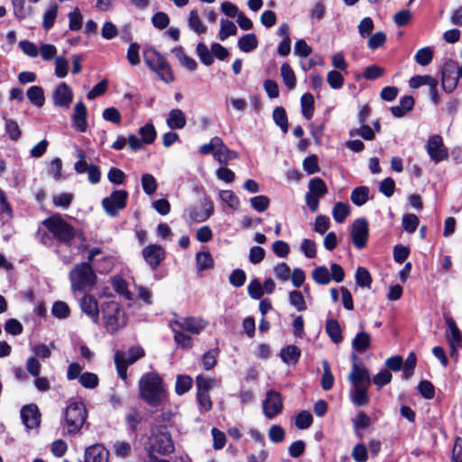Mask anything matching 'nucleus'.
Segmentation results:
<instances>
[{
  "label": "nucleus",
  "mask_w": 462,
  "mask_h": 462,
  "mask_svg": "<svg viewBox=\"0 0 462 462\" xmlns=\"http://www.w3.org/2000/svg\"><path fill=\"white\" fill-rule=\"evenodd\" d=\"M101 312L104 326L108 333L113 335L126 325L125 313L116 301L111 300L103 303Z\"/></svg>",
  "instance_id": "nucleus-6"
},
{
  "label": "nucleus",
  "mask_w": 462,
  "mask_h": 462,
  "mask_svg": "<svg viewBox=\"0 0 462 462\" xmlns=\"http://www.w3.org/2000/svg\"><path fill=\"white\" fill-rule=\"evenodd\" d=\"M273 119L274 123L281 128L283 134L289 130L288 116L282 106H277L273 111Z\"/></svg>",
  "instance_id": "nucleus-36"
},
{
  "label": "nucleus",
  "mask_w": 462,
  "mask_h": 462,
  "mask_svg": "<svg viewBox=\"0 0 462 462\" xmlns=\"http://www.w3.org/2000/svg\"><path fill=\"white\" fill-rule=\"evenodd\" d=\"M426 151L430 160L436 164L448 157V150L445 147L443 139L439 134H434L429 138Z\"/></svg>",
  "instance_id": "nucleus-12"
},
{
  "label": "nucleus",
  "mask_w": 462,
  "mask_h": 462,
  "mask_svg": "<svg viewBox=\"0 0 462 462\" xmlns=\"http://www.w3.org/2000/svg\"><path fill=\"white\" fill-rule=\"evenodd\" d=\"M313 422V417L310 412L302 411L295 418V426L299 430L309 429Z\"/></svg>",
  "instance_id": "nucleus-57"
},
{
  "label": "nucleus",
  "mask_w": 462,
  "mask_h": 462,
  "mask_svg": "<svg viewBox=\"0 0 462 462\" xmlns=\"http://www.w3.org/2000/svg\"><path fill=\"white\" fill-rule=\"evenodd\" d=\"M371 345V337L368 333L361 331L356 335L352 341V347L356 352L365 353Z\"/></svg>",
  "instance_id": "nucleus-29"
},
{
  "label": "nucleus",
  "mask_w": 462,
  "mask_h": 462,
  "mask_svg": "<svg viewBox=\"0 0 462 462\" xmlns=\"http://www.w3.org/2000/svg\"><path fill=\"white\" fill-rule=\"evenodd\" d=\"M393 375L388 369H382L373 378V383L378 389L383 388L384 385L391 383Z\"/></svg>",
  "instance_id": "nucleus-64"
},
{
  "label": "nucleus",
  "mask_w": 462,
  "mask_h": 462,
  "mask_svg": "<svg viewBox=\"0 0 462 462\" xmlns=\"http://www.w3.org/2000/svg\"><path fill=\"white\" fill-rule=\"evenodd\" d=\"M349 206L342 202H337L332 210L333 218L337 223H342L349 215Z\"/></svg>",
  "instance_id": "nucleus-46"
},
{
  "label": "nucleus",
  "mask_w": 462,
  "mask_h": 462,
  "mask_svg": "<svg viewBox=\"0 0 462 462\" xmlns=\"http://www.w3.org/2000/svg\"><path fill=\"white\" fill-rule=\"evenodd\" d=\"M309 191L305 194V202L311 212L319 208V199L328 193V187L320 178H313L310 180Z\"/></svg>",
  "instance_id": "nucleus-9"
},
{
  "label": "nucleus",
  "mask_w": 462,
  "mask_h": 462,
  "mask_svg": "<svg viewBox=\"0 0 462 462\" xmlns=\"http://www.w3.org/2000/svg\"><path fill=\"white\" fill-rule=\"evenodd\" d=\"M325 330L333 343L338 344L342 342V330L337 319H328L325 325Z\"/></svg>",
  "instance_id": "nucleus-28"
},
{
  "label": "nucleus",
  "mask_w": 462,
  "mask_h": 462,
  "mask_svg": "<svg viewBox=\"0 0 462 462\" xmlns=\"http://www.w3.org/2000/svg\"><path fill=\"white\" fill-rule=\"evenodd\" d=\"M369 189L366 186H360L354 189L351 192V201L356 206H362L368 200Z\"/></svg>",
  "instance_id": "nucleus-38"
},
{
  "label": "nucleus",
  "mask_w": 462,
  "mask_h": 462,
  "mask_svg": "<svg viewBox=\"0 0 462 462\" xmlns=\"http://www.w3.org/2000/svg\"><path fill=\"white\" fill-rule=\"evenodd\" d=\"M281 76L284 85L289 89H294L296 87V76L289 63L284 62L281 66Z\"/></svg>",
  "instance_id": "nucleus-34"
},
{
  "label": "nucleus",
  "mask_w": 462,
  "mask_h": 462,
  "mask_svg": "<svg viewBox=\"0 0 462 462\" xmlns=\"http://www.w3.org/2000/svg\"><path fill=\"white\" fill-rule=\"evenodd\" d=\"M301 114L310 120L314 114V97L310 93H304L300 97Z\"/></svg>",
  "instance_id": "nucleus-33"
},
{
  "label": "nucleus",
  "mask_w": 462,
  "mask_h": 462,
  "mask_svg": "<svg viewBox=\"0 0 462 462\" xmlns=\"http://www.w3.org/2000/svg\"><path fill=\"white\" fill-rule=\"evenodd\" d=\"M59 5L52 4L43 14L42 27L45 31L51 30L58 15Z\"/></svg>",
  "instance_id": "nucleus-41"
},
{
  "label": "nucleus",
  "mask_w": 462,
  "mask_h": 462,
  "mask_svg": "<svg viewBox=\"0 0 462 462\" xmlns=\"http://www.w3.org/2000/svg\"><path fill=\"white\" fill-rule=\"evenodd\" d=\"M220 199L226 203L233 209L238 208L240 201L238 197L232 190H221L219 192Z\"/></svg>",
  "instance_id": "nucleus-61"
},
{
  "label": "nucleus",
  "mask_w": 462,
  "mask_h": 462,
  "mask_svg": "<svg viewBox=\"0 0 462 462\" xmlns=\"http://www.w3.org/2000/svg\"><path fill=\"white\" fill-rule=\"evenodd\" d=\"M349 134L350 136L358 135L366 141H372L375 137L374 130L367 124L360 125L359 128L351 130Z\"/></svg>",
  "instance_id": "nucleus-60"
},
{
  "label": "nucleus",
  "mask_w": 462,
  "mask_h": 462,
  "mask_svg": "<svg viewBox=\"0 0 462 462\" xmlns=\"http://www.w3.org/2000/svg\"><path fill=\"white\" fill-rule=\"evenodd\" d=\"M323 374L321 376L320 384L324 391H329L334 386V375L331 372L329 363L328 360L322 361Z\"/></svg>",
  "instance_id": "nucleus-35"
},
{
  "label": "nucleus",
  "mask_w": 462,
  "mask_h": 462,
  "mask_svg": "<svg viewBox=\"0 0 462 462\" xmlns=\"http://www.w3.org/2000/svg\"><path fill=\"white\" fill-rule=\"evenodd\" d=\"M196 267L199 271H205L214 267V260L208 251L196 254Z\"/></svg>",
  "instance_id": "nucleus-37"
},
{
  "label": "nucleus",
  "mask_w": 462,
  "mask_h": 462,
  "mask_svg": "<svg viewBox=\"0 0 462 462\" xmlns=\"http://www.w3.org/2000/svg\"><path fill=\"white\" fill-rule=\"evenodd\" d=\"M289 301L298 311H304L307 309L303 295L300 291H292L289 293Z\"/></svg>",
  "instance_id": "nucleus-54"
},
{
  "label": "nucleus",
  "mask_w": 462,
  "mask_h": 462,
  "mask_svg": "<svg viewBox=\"0 0 462 462\" xmlns=\"http://www.w3.org/2000/svg\"><path fill=\"white\" fill-rule=\"evenodd\" d=\"M301 351L300 347L294 345H290L282 347L280 352V357L283 363L287 365H295L299 362Z\"/></svg>",
  "instance_id": "nucleus-27"
},
{
  "label": "nucleus",
  "mask_w": 462,
  "mask_h": 462,
  "mask_svg": "<svg viewBox=\"0 0 462 462\" xmlns=\"http://www.w3.org/2000/svg\"><path fill=\"white\" fill-rule=\"evenodd\" d=\"M88 411L83 402H71L63 411L61 426L69 435H76L87 421Z\"/></svg>",
  "instance_id": "nucleus-4"
},
{
  "label": "nucleus",
  "mask_w": 462,
  "mask_h": 462,
  "mask_svg": "<svg viewBox=\"0 0 462 462\" xmlns=\"http://www.w3.org/2000/svg\"><path fill=\"white\" fill-rule=\"evenodd\" d=\"M220 25L221 26H220L218 37L221 41H225L229 36H233L237 33V28H236V24L229 20L221 19Z\"/></svg>",
  "instance_id": "nucleus-43"
},
{
  "label": "nucleus",
  "mask_w": 462,
  "mask_h": 462,
  "mask_svg": "<svg viewBox=\"0 0 462 462\" xmlns=\"http://www.w3.org/2000/svg\"><path fill=\"white\" fill-rule=\"evenodd\" d=\"M143 60L149 69L154 71L163 82L170 84L174 81L175 79L170 63L154 48H149L143 51Z\"/></svg>",
  "instance_id": "nucleus-5"
},
{
  "label": "nucleus",
  "mask_w": 462,
  "mask_h": 462,
  "mask_svg": "<svg viewBox=\"0 0 462 462\" xmlns=\"http://www.w3.org/2000/svg\"><path fill=\"white\" fill-rule=\"evenodd\" d=\"M250 203L252 208L258 211V212H263L265 211L269 206H270V199L267 196L264 195H259L251 198Z\"/></svg>",
  "instance_id": "nucleus-63"
},
{
  "label": "nucleus",
  "mask_w": 462,
  "mask_h": 462,
  "mask_svg": "<svg viewBox=\"0 0 462 462\" xmlns=\"http://www.w3.org/2000/svg\"><path fill=\"white\" fill-rule=\"evenodd\" d=\"M180 328L192 334H199L207 326V321L194 317L184 319L181 322H177Z\"/></svg>",
  "instance_id": "nucleus-24"
},
{
  "label": "nucleus",
  "mask_w": 462,
  "mask_h": 462,
  "mask_svg": "<svg viewBox=\"0 0 462 462\" xmlns=\"http://www.w3.org/2000/svg\"><path fill=\"white\" fill-rule=\"evenodd\" d=\"M218 355L219 350L217 347L207 351L201 358L203 368L208 371L212 369L217 363Z\"/></svg>",
  "instance_id": "nucleus-44"
},
{
  "label": "nucleus",
  "mask_w": 462,
  "mask_h": 462,
  "mask_svg": "<svg viewBox=\"0 0 462 462\" xmlns=\"http://www.w3.org/2000/svg\"><path fill=\"white\" fill-rule=\"evenodd\" d=\"M112 286L114 290L126 300L131 299V293L128 291L127 282L122 277H115L112 279Z\"/></svg>",
  "instance_id": "nucleus-59"
},
{
  "label": "nucleus",
  "mask_w": 462,
  "mask_h": 462,
  "mask_svg": "<svg viewBox=\"0 0 462 462\" xmlns=\"http://www.w3.org/2000/svg\"><path fill=\"white\" fill-rule=\"evenodd\" d=\"M414 59L418 64L427 66L433 59V51L430 47L421 48L416 52Z\"/></svg>",
  "instance_id": "nucleus-55"
},
{
  "label": "nucleus",
  "mask_w": 462,
  "mask_h": 462,
  "mask_svg": "<svg viewBox=\"0 0 462 462\" xmlns=\"http://www.w3.org/2000/svg\"><path fill=\"white\" fill-rule=\"evenodd\" d=\"M108 451L101 444H96L86 448L85 462H107Z\"/></svg>",
  "instance_id": "nucleus-22"
},
{
  "label": "nucleus",
  "mask_w": 462,
  "mask_h": 462,
  "mask_svg": "<svg viewBox=\"0 0 462 462\" xmlns=\"http://www.w3.org/2000/svg\"><path fill=\"white\" fill-rule=\"evenodd\" d=\"M88 110L82 101L78 102L74 106L71 116L73 127L79 133H85L88 130Z\"/></svg>",
  "instance_id": "nucleus-21"
},
{
  "label": "nucleus",
  "mask_w": 462,
  "mask_h": 462,
  "mask_svg": "<svg viewBox=\"0 0 462 462\" xmlns=\"http://www.w3.org/2000/svg\"><path fill=\"white\" fill-rule=\"evenodd\" d=\"M128 192L125 189H115L101 201V206L107 216L116 217L125 208Z\"/></svg>",
  "instance_id": "nucleus-8"
},
{
  "label": "nucleus",
  "mask_w": 462,
  "mask_h": 462,
  "mask_svg": "<svg viewBox=\"0 0 462 462\" xmlns=\"http://www.w3.org/2000/svg\"><path fill=\"white\" fill-rule=\"evenodd\" d=\"M52 98L55 106L69 108L73 99L70 87L67 83L61 82L55 88Z\"/></svg>",
  "instance_id": "nucleus-20"
},
{
  "label": "nucleus",
  "mask_w": 462,
  "mask_h": 462,
  "mask_svg": "<svg viewBox=\"0 0 462 462\" xmlns=\"http://www.w3.org/2000/svg\"><path fill=\"white\" fill-rule=\"evenodd\" d=\"M138 133L141 135V139L144 144L152 143L157 136V132L152 124H146L140 127Z\"/></svg>",
  "instance_id": "nucleus-40"
},
{
  "label": "nucleus",
  "mask_w": 462,
  "mask_h": 462,
  "mask_svg": "<svg viewBox=\"0 0 462 462\" xmlns=\"http://www.w3.org/2000/svg\"><path fill=\"white\" fill-rule=\"evenodd\" d=\"M81 310L92 320L93 323H99V308L97 299L90 295L85 294L79 300Z\"/></svg>",
  "instance_id": "nucleus-19"
},
{
  "label": "nucleus",
  "mask_w": 462,
  "mask_h": 462,
  "mask_svg": "<svg viewBox=\"0 0 462 462\" xmlns=\"http://www.w3.org/2000/svg\"><path fill=\"white\" fill-rule=\"evenodd\" d=\"M189 27L198 34L204 33L207 31V27L200 21L196 10H191L189 13Z\"/></svg>",
  "instance_id": "nucleus-52"
},
{
  "label": "nucleus",
  "mask_w": 462,
  "mask_h": 462,
  "mask_svg": "<svg viewBox=\"0 0 462 462\" xmlns=\"http://www.w3.org/2000/svg\"><path fill=\"white\" fill-rule=\"evenodd\" d=\"M352 359L353 364L351 367V373L348 376L349 381L352 383V386L356 385H366L370 386L371 384V378L369 372L366 367L364 365H358L356 364V360H358V357L355 353H352Z\"/></svg>",
  "instance_id": "nucleus-16"
},
{
  "label": "nucleus",
  "mask_w": 462,
  "mask_h": 462,
  "mask_svg": "<svg viewBox=\"0 0 462 462\" xmlns=\"http://www.w3.org/2000/svg\"><path fill=\"white\" fill-rule=\"evenodd\" d=\"M369 386L366 385H356L352 386L350 398L352 402L357 406L362 407L368 403L369 396L367 393V389Z\"/></svg>",
  "instance_id": "nucleus-26"
},
{
  "label": "nucleus",
  "mask_w": 462,
  "mask_h": 462,
  "mask_svg": "<svg viewBox=\"0 0 462 462\" xmlns=\"http://www.w3.org/2000/svg\"><path fill=\"white\" fill-rule=\"evenodd\" d=\"M419 223L420 219L414 214H404L402 217V228L409 234H412L417 230Z\"/></svg>",
  "instance_id": "nucleus-50"
},
{
  "label": "nucleus",
  "mask_w": 462,
  "mask_h": 462,
  "mask_svg": "<svg viewBox=\"0 0 462 462\" xmlns=\"http://www.w3.org/2000/svg\"><path fill=\"white\" fill-rule=\"evenodd\" d=\"M51 313L55 318L63 319L69 316L70 311L66 302L58 300L53 303Z\"/></svg>",
  "instance_id": "nucleus-56"
},
{
  "label": "nucleus",
  "mask_w": 462,
  "mask_h": 462,
  "mask_svg": "<svg viewBox=\"0 0 462 462\" xmlns=\"http://www.w3.org/2000/svg\"><path fill=\"white\" fill-rule=\"evenodd\" d=\"M237 46L243 52H251L258 46V40L254 33H247L239 38Z\"/></svg>",
  "instance_id": "nucleus-31"
},
{
  "label": "nucleus",
  "mask_w": 462,
  "mask_h": 462,
  "mask_svg": "<svg viewBox=\"0 0 462 462\" xmlns=\"http://www.w3.org/2000/svg\"><path fill=\"white\" fill-rule=\"evenodd\" d=\"M41 225L45 229L39 226L35 233V239L43 246L53 249L57 254H59L58 247L61 245L70 247L75 237L86 241L83 232L78 231L59 214L43 219Z\"/></svg>",
  "instance_id": "nucleus-1"
},
{
  "label": "nucleus",
  "mask_w": 462,
  "mask_h": 462,
  "mask_svg": "<svg viewBox=\"0 0 462 462\" xmlns=\"http://www.w3.org/2000/svg\"><path fill=\"white\" fill-rule=\"evenodd\" d=\"M172 52L175 54L180 63L189 69V71L196 70L198 67L197 61L188 55L185 54L184 50L181 46L176 47L172 50Z\"/></svg>",
  "instance_id": "nucleus-32"
},
{
  "label": "nucleus",
  "mask_w": 462,
  "mask_h": 462,
  "mask_svg": "<svg viewBox=\"0 0 462 462\" xmlns=\"http://www.w3.org/2000/svg\"><path fill=\"white\" fill-rule=\"evenodd\" d=\"M73 291H89L97 283V274L89 263H77L69 273Z\"/></svg>",
  "instance_id": "nucleus-3"
},
{
  "label": "nucleus",
  "mask_w": 462,
  "mask_h": 462,
  "mask_svg": "<svg viewBox=\"0 0 462 462\" xmlns=\"http://www.w3.org/2000/svg\"><path fill=\"white\" fill-rule=\"evenodd\" d=\"M98 377L94 373L85 372L79 376V383L84 388H96L98 385Z\"/></svg>",
  "instance_id": "nucleus-62"
},
{
  "label": "nucleus",
  "mask_w": 462,
  "mask_h": 462,
  "mask_svg": "<svg viewBox=\"0 0 462 462\" xmlns=\"http://www.w3.org/2000/svg\"><path fill=\"white\" fill-rule=\"evenodd\" d=\"M187 118L182 110L171 109L166 119V125L171 130H180L186 126Z\"/></svg>",
  "instance_id": "nucleus-23"
},
{
  "label": "nucleus",
  "mask_w": 462,
  "mask_h": 462,
  "mask_svg": "<svg viewBox=\"0 0 462 462\" xmlns=\"http://www.w3.org/2000/svg\"><path fill=\"white\" fill-rule=\"evenodd\" d=\"M457 69L456 62L449 60L445 63L443 70H442V88L445 92L451 93L455 90L457 86L458 78H460L457 73H455V69Z\"/></svg>",
  "instance_id": "nucleus-17"
},
{
  "label": "nucleus",
  "mask_w": 462,
  "mask_h": 462,
  "mask_svg": "<svg viewBox=\"0 0 462 462\" xmlns=\"http://www.w3.org/2000/svg\"><path fill=\"white\" fill-rule=\"evenodd\" d=\"M174 451V444L169 432L159 431L150 439L149 453H158L162 456L169 455ZM151 457L152 455H150Z\"/></svg>",
  "instance_id": "nucleus-10"
},
{
  "label": "nucleus",
  "mask_w": 462,
  "mask_h": 462,
  "mask_svg": "<svg viewBox=\"0 0 462 462\" xmlns=\"http://www.w3.org/2000/svg\"><path fill=\"white\" fill-rule=\"evenodd\" d=\"M14 14L19 20H23L32 14L31 7H25V0H12Z\"/></svg>",
  "instance_id": "nucleus-48"
},
{
  "label": "nucleus",
  "mask_w": 462,
  "mask_h": 462,
  "mask_svg": "<svg viewBox=\"0 0 462 462\" xmlns=\"http://www.w3.org/2000/svg\"><path fill=\"white\" fill-rule=\"evenodd\" d=\"M445 322L449 329L446 337L449 344L450 356H457V349L462 348V333L453 318L445 316Z\"/></svg>",
  "instance_id": "nucleus-15"
},
{
  "label": "nucleus",
  "mask_w": 462,
  "mask_h": 462,
  "mask_svg": "<svg viewBox=\"0 0 462 462\" xmlns=\"http://www.w3.org/2000/svg\"><path fill=\"white\" fill-rule=\"evenodd\" d=\"M193 383L189 375H178L175 383V392L178 395H182L189 391Z\"/></svg>",
  "instance_id": "nucleus-45"
},
{
  "label": "nucleus",
  "mask_w": 462,
  "mask_h": 462,
  "mask_svg": "<svg viewBox=\"0 0 462 462\" xmlns=\"http://www.w3.org/2000/svg\"><path fill=\"white\" fill-rule=\"evenodd\" d=\"M140 397L151 407L161 406L166 399V391L162 377L153 372L142 375L139 380Z\"/></svg>",
  "instance_id": "nucleus-2"
},
{
  "label": "nucleus",
  "mask_w": 462,
  "mask_h": 462,
  "mask_svg": "<svg viewBox=\"0 0 462 462\" xmlns=\"http://www.w3.org/2000/svg\"><path fill=\"white\" fill-rule=\"evenodd\" d=\"M26 96L30 102L37 107L43 106L45 97L43 88L40 86H32L27 89Z\"/></svg>",
  "instance_id": "nucleus-30"
},
{
  "label": "nucleus",
  "mask_w": 462,
  "mask_h": 462,
  "mask_svg": "<svg viewBox=\"0 0 462 462\" xmlns=\"http://www.w3.org/2000/svg\"><path fill=\"white\" fill-rule=\"evenodd\" d=\"M142 255L152 271L157 270L166 257L164 248L157 244L148 245L142 250Z\"/></svg>",
  "instance_id": "nucleus-14"
},
{
  "label": "nucleus",
  "mask_w": 462,
  "mask_h": 462,
  "mask_svg": "<svg viewBox=\"0 0 462 462\" xmlns=\"http://www.w3.org/2000/svg\"><path fill=\"white\" fill-rule=\"evenodd\" d=\"M144 355L143 348L139 346L130 347L125 352L117 350L115 353L114 360L118 376L123 380H126L128 366L143 357Z\"/></svg>",
  "instance_id": "nucleus-7"
},
{
  "label": "nucleus",
  "mask_w": 462,
  "mask_h": 462,
  "mask_svg": "<svg viewBox=\"0 0 462 462\" xmlns=\"http://www.w3.org/2000/svg\"><path fill=\"white\" fill-rule=\"evenodd\" d=\"M142 187L145 194L152 195L157 189L155 178L149 173H144L141 178Z\"/></svg>",
  "instance_id": "nucleus-53"
},
{
  "label": "nucleus",
  "mask_w": 462,
  "mask_h": 462,
  "mask_svg": "<svg viewBox=\"0 0 462 462\" xmlns=\"http://www.w3.org/2000/svg\"><path fill=\"white\" fill-rule=\"evenodd\" d=\"M436 80L430 75H416L410 79L409 86L411 88H418L421 86H428L430 88Z\"/></svg>",
  "instance_id": "nucleus-47"
},
{
  "label": "nucleus",
  "mask_w": 462,
  "mask_h": 462,
  "mask_svg": "<svg viewBox=\"0 0 462 462\" xmlns=\"http://www.w3.org/2000/svg\"><path fill=\"white\" fill-rule=\"evenodd\" d=\"M417 364V357L413 352H411L403 363L402 377L405 380L411 378L413 374Z\"/></svg>",
  "instance_id": "nucleus-51"
},
{
  "label": "nucleus",
  "mask_w": 462,
  "mask_h": 462,
  "mask_svg": "<svg viewBox=\"0 0 462 462\" xmlns=\"http://www.w3.org/2000/svg\"><path fill=\"white\" fill-rule=\"evenodd\" d=\"M417 390L425 399L431 400L435 396V387L428 380H421L417 386Z\"/></svg>",
  "instance_id": "nucleus-58"
},
{
  "label": "nucleus",
  "mask_w": 462,
  "mask_h": 462,
  "mask_svg": "<svg viewBox=\"0 0 462 462\" xmlns=\"http://www.w3.org/2000/svg\"><path fill=\"white\" fill-rule=\"evenodd\" d=\"M196 51H197V54L199 58L200 61L204 65L209 66L214 62V57H213L212 51H211V50L210 51L208 50V46L205 43H203V42L198 43Z\"/></svg>",
  "instance_id": "nucleus-49"
},
{
  "label": "nucleus",
  "mask_w": 462,
  "mask_h": 462,
  "mask_svg": "<svg viewBox=\"0 0 462 462\" xmlns=\"http://www.w3.org/2000/svg\"><path fill=\"white\" fill-rule=\"evenodd\" d=\"M21 419L24 426L29 429H36L41 423V413L34 403L23 405L21 409Z\"/></svg>",
  "instance_id": "nucleus-18"
},
{
  "label": "nucleus",
  "mask_w": 462,
  "mask_h": 462,
  "mask_svg": "<svg viewBox=\"0 0 462 462\" xmlns=\"http://www.w3.org/2000/svg\"><path fill=\"white\" fill-rule=\"evenodd\" d=\"M356 282L361 288L370 289L372 284V276L365 267H357L356 271Z\"/></svg>",
  "instance_id": "nucleus-39"
},
{
  "label": "nucleus",
  "mask_w": 462,
  "mask_h": 462,
  "mask_svg": "<svg viewBox=\"0 0 462 462\" xmlns=\"http://www.w3.org/2000/svg\"><path fill=\"white\" fill-rule=\"evenodd\" d=\"M282 395L275 390H269L263 402V412L267 419H273L282 411Z\"/></svg>",
  "instance_id": "nucleus-11"
},
{
  "label": "nucleus",
  "mask_w": 462,
  "mask_h": 462,
  "mask_svg": "<svg viewBox=\"0 0 462 462\" xmlns=\"http://www.w3.org/2000/svg\"><path fill=\"white\" fill-rule=\"evenodd\" d=\"M312 279L321 285H327L330 282L331 277L328 269L326 266L316 267L311 273Z\"/></svg>",
  "instance_id": "nucleus-42"
},
{
  "label": "nucleus",
  "mask_w": 462,
  "mask_h": 462,
  "mask_svg": "<svg viewBox=\"0 0 462 462\" xmlns=\"http://www.w3.org/2000/svg\"><path fill=\"white\" fill-rule=\"evenodd\" d=\"M369 236L368 221L365 217L356 219L351 227V238L357 249L365 247Z\"/></svg>",
  "instance_id": "nucleus-13"
},
{
  "label": "nucleus",
  "mask_w": 462,
  "mask_h": 462,
  "mask_svg": "<svg viewBox=\"0 0 462 462\" xmlns=\"http://www.w3.org/2000/svg\"><path fill=\"white\" fill-rule=\"evenodd\" d=\"M125 420L128 435L136 438L138 425L143 420L140 411L135 407H132L129 412L125 414Z\"/></svg>",
  "instance_id": "nucleus-25"
}]
</instances>
